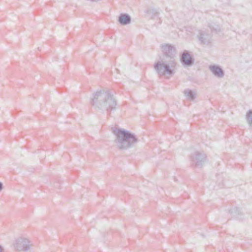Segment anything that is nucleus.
<instances>
[{
	"label": "nucleus",
	"mask_w": 252,
	"mask_h": 252,
	"mask_svg": "<svg viewBox=\"0 0 252 252\" xmlns=\"http://www.w3.org/2000/svg\"><path fill=\"white\" fill-rule=\"evenodd\" d=\"M163 54L169 58L165 61H159L155 63L154 68L159 76H172L177 69V63L174 59L176 53V48L169 44H164L161 46Z\"/></svg>",
	"instance_id": "f257e3e1"
},
{
	"label": "nucleus",
	"mask_w": 252,
	"mask_h": 252,
	"mask_svg": "<svg viewBox=\"0 0 252 252\" xmlns=\"http://www.w3.org/2000/svg\"><path fill=\"white\" fill-rule=\"evenodd\" d=\"M90 104L95 110L109 112L116 109L117 101L109 91L100 90L93 94Z\"/></svg>",
	"instance_id": "f03ea898"
},
{
	"label": "nucleus",
	"mask_w": 252,
	"mask_h": 252,
	"mask_svg": "<svg viewBox=\"0 0 252 252\" xmlns=\"http://www.w3.org/2000/svg\"><path fill=\"white\" fill-rule=\"evenodd\" d=\"M111 131L115 136V142L118 149L127 150L134 147L138 142L136 135L125 129L112 127Z\"/></svg>",
	"instance_id": "7ed1b4c3"
},
{
	"label": "nucleus",
	"mask_w": 252,
	"mask_h": 252,
	"mask_svg": "<svg viewBox=\"0 0 252 252\" xmlns=\"http://www.w3.org/2000/svg\"><path fill=\"white\" fill-rule=\"evenodd\" d=\"M32 242L27 238L20 237L17 238L14 243V248L18 252H27L32 246Z\"/></svg>",
	"instance_id": "20e7f679"
},
{
	"label": "nucleus",
	"mask_w": 252,
	"mask_h": 252,
	"mask_svg": "<svg viewBox=\"0 0 252 252\" xmlns=\"http://www.w3.org/2000/svg\"><path fill=\"white\" fill-rule=\"evenodd\" d=\"M190 159L193 165L201 167L206 161V156L203 153L195 152L191 156Z\"/></svg>",
	"instance_id": "39448f33"
},
{
	"label": "nucleus",
	"mask_w": 252,
	"mask_h": 252,
	"mask_svg": "<svg viewBox=\"0 0 252 252\" xmlns=\"http://www.w3.org/2000/svg\"><path fill=\"white\" fill-rule=\"evenodd\" d=\"M180 61L184 67H189L193 64L194 60L188 51H185L181 55Z\"/></svg>",
	"instance_id": "423d86ee"
},
{
	"label": "nucleus",
	"mask_w": 252,
	"mask_h": 252,
	"mask_svg": "<svg viewBox=\"0 0 252 252\" xmlns=\"http://www.w3.org/2000/svg\"><path fill=\"white\" fill-rule=\"evenodd\" d=\"M199 34L198 39L201 44L208 45L211 43L212 38L211 34L202 31H200Z\"/></svg>",
	"instance_id": "0eeeda50"
},
{
	"label": "nucleus",
	"mask_w": 252,
	"mask_h": 252,
	"mask_svg": "<svg viewBox=\"0 0 252 252\" xmlns=\"http://www.w3.org/2000/svg\"><path fill=\"white\" fill-rule=\"evenodd\" d=\"M209 69L213 74L218 78H222L224 75V73L222 69L218 65H211Z\"/></svg>",
	"instance_id": "6e6552de"
},
{
	"label": "nucleus",
	"mask_w": 252,
	"mask_h": 252,
	"mask_svg": "<svg viewBox=\"0 0 252 252\" xmlns=\"http://www.w3.org/2000/svg\"><path fill=\"white\" fill-rule=\"evenodd\" d=\"M118 21L121 25H127L130 23L131 17L126 13H121L118 18Z\"/></svg>",
	"instance_id": "1a4fd4ad"
},
{
	"label": "nucleus",
	"mask_w": 252,
	"mask_h": 252,
	"mask_svg": "<svg viewBox=\"0 0 252 252\" xmlns=\"http://www.w3.org/2000/svg\"><path fill=\"white\" fill-rule=\"evenodd\" d=\"M184 94L187 98L190 100H193L196 97V92L189 89L185 90Z\"/></svg>",
	"instance_id": "9d476101"
},
{
	"label": "nucleus",
	"mask_w": 252,
	"mask_h": 252,
	"mask_svg": "<svg viewBox=\"0 0 252 252\" xmlns=\"http://www.w3.org/2000/svg\"><path fill=\"white\" fill-rule=\"evenodd\" d=\"M246 119L248 123L252 126V110H249L247 113Z\"/></svg>",
	"instance_id": "9b49d317"
},
{
	"label": "nucleus",
	"mask_w": 252,
	"mask_h": 252,
	"mask_svg": "<svg viewBox=\"0 0 252 252\" xmlns=\"http://www.w3.org/2000/svg\"><path fill=\"white\" fill-rule=\"evenodd\" d=\"M149 12L154 16H157L158 15V11L156 9H151L149 10Z\"/></svg>",
	"instance_id": "f8f14e48"
},
{
	"label": "nucleus",
	"mask_w": 252,
	"mask_h": 252,
	"mask_svg": "<svg viewBox=\"0 0 252 252\" xmlns=\"http://www.w3.org/2000/svg\"><path fill=\"white\" fill-rule=\"evenodd\" d=\"M216 27H213L212 25H209V27L211 29L212 31H215L217 32L218 31H220V28L218 25H215Z\"/></svg>",
	"instance_id": "ddd939ff"
},
{
	"label": "nucleus",
	"mask_w": 252,
	"mask_h": 252,
	"mask_svg": "<svg viewBox=\"0 0 252 252\" xmlns=\"http://www.w3.org/2000/svg\"><path fill=\"white\" fill-rule=\"evenodd\" d=\"M3 188V185L2 183L0 182V191H1L2 189Z\"/></svg>",
	"instance_id": "4468645a"
},
{
	"label": "nucleus",
	"mask_w": 252,
	"mask_h": 252,
	"mask_svg": "<svg viewBox=\"0 0 252 252\" xmlns=\"http://www.w3.org/2000/svg\"><path fill=\"white\" fill-rule=\"evenodd\" d=\"M3 249L1 246H0V252H2Z\"/></svg>",
	"instance_id": "2eb2a0df"
}]
</instances>
